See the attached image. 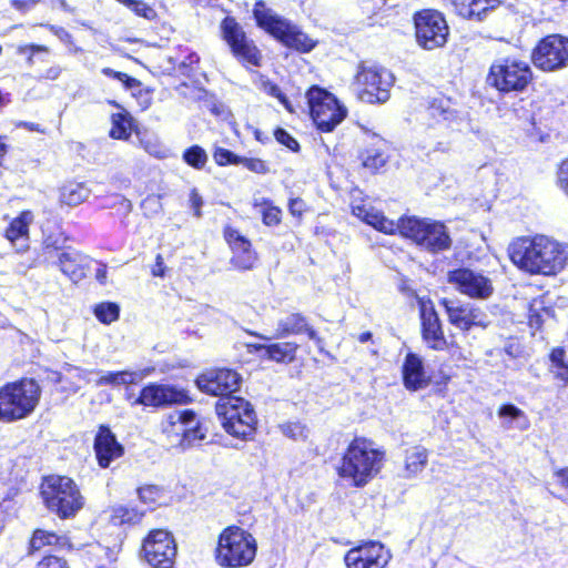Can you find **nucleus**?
Here are the masks:
<instances>
[{
	"label": "nucleus",
	"instance_id": "nucleus-15",
	"mask_svg": "<svg viewBox=\"0 0 568 568\" xmlns=\"http://www.w3.org/2000/svg\"><path fill=\"white\" fill-rule=\"evenodd\" d=\"M447 282L460 294L475 300H487L494 293L491 280L483 272L468 267L449 271Z\"/></svg>",
	"mask_w": 568,
	"mask_h": 568
},
{
	"label": "nucleus",
	"instance_id": "nucleus-3",
	"mask_svg": "<svg viewBox=\"0 0 568 568\" xmlns=\"http://www.w3.org/2000/svg\"><path fill=\"white\" fill-rule=\"evenodd\" d=\"M385 452L374 442L356 437L347 446L341 465L338 476L349 481L354 487L366 486L382 470Z\"/></svg>",
	"mask_w": 568,
	"mask_h": 568
},
{
	"label": "nucleus",
	"instance_id": "nucleus-60",
	"mask_svg": "<svg viewBox=\"0 0 568 568\" xmlns=\"http://www.w3.org/2000/svg\"><path fill=\"white\" fill-rule=\"evenodd\" d=\"M144 149L148 153L156 156V158H164L165 156V150L161 146V145H158V144H151V143H145L144 144Z\"/></svg>",
	"mask_w": 568,
	"mask_h": 568
},
{
	"label": "nucleus",
	"instance_id": "nucleus-62",
	"mask_svg": "<svg viewBox=\"0 0 568 568\" xmlns=\"http://www.w3.org/2000/svg\"><path fill=\"white\" fill-rule=\"evenodd\" d=\"M9 151V145L6 142V138L0 135V166L3 165L4 156Z\"/></svg>",
	"mask_w": 568,
	"mask_h": 568
},
{
	"label": "nucleus",
	"instance_id": "nucleus-38",
	"mask_svg": "<svg viewBox=\"0 0 568 568\" xmlns=\"http://www.w3.org/2000/svg\"><path fill=\"white\" fill-rule=\"evenodd\" d=\"M142 516L143 514L135 508L118 505L111 509L110 521L113 525L135 524Z\"/></svg>",
	"mask_w": 568,
	"mask_h": 568
},
{
	"label": "nucleus",
	"instance_id": "nucleus-51",
	"mask_svg": "<svg viewBox=\"0 0 568 568\" xmlns=\"http://www.w3.org/2000/svg\"><path fill=\"white\" fill-rule=\"evenodd\" d=\"M275 138L281 144L285 145L290 150H292V151L298 150V146H300L298 142L285 130L277 129L275 131Z\"/></svg>",
	"mask_w": 568,
	"mask_h": 568
},
{
	"label": "nucleus",
	"instance_id": "nucleus-45",
	"mask_svg": "<svg viewBox=\"0 0 568 568\" xmlns=\"http://www.w3.org/2000/svg\"><path fill=\"white\" fill-rule=\"evenodd\" d=\"M59 241L53 236H47L43 241V254L45 260L58 258L59 253L63 252Z\"/></svg>",
	"mask_w": 568,
	"mask_h": 568
},
{
	"label": "nucleus",
	"instance_id": "nucleus-24",
	"mask_svg": "<svg viewBox=\"0 0 568 568\" xmlns=\"http://www.w3.org/2000/svg\"><path fill=\"white\" fill-rule=\"evenodd\" d=\"M224 235L233 252L232 264L240 270H251L256 262V254L250 241L231 227L225 230Z\"/></svg>",
	"mask_w": 568,
	"mask_h": 568
},
{
	"label": "nucleus",
	"instance_id": "nucleus-16",
	"mask_svg": "<svg viewBox=\"0 0 568 568\" xmlns=\"http://www.w3.org/2000/svg\"><path fill=\"white\" fill-rule=\"evenodd\" d=\"M534 64L544 71H555L568 64V38L551 34L536 45L532 52Z\"/></svg>",
	"mask_w": 568,
	"mask_h": 568
},
{
	"label": "nucleus",
	"instance_id": "nucleus-32",
	"mask_svg": "<svg viewBox=\"0 0 568 568\" xmlns=\"http://www.w3.org/2000/svg\"><path fill=\"white\" fill-rule=\"evenodd\" d=\"M297 345L295 343H275L271 345H258L256 349H264L267 357L277 363H291L295 359Z\"/></svg>",
	"mask_w": 568,
	"mask_h": 568
},
{
	"label": "nucleus",
	"instance_id": "nucleus-12",
	"mask_svg": "<svg viewBox=\"0 0 568 568\" xmlns=\"http://www.w3.org/2000/svg\"><path fill=\"white\" fill-rule=\"evenodd\" d=\"M532 79L530 67L524 61L499 60L491 64L487 82L504 93L521 92Z\"/></svg>",
	"mask_w": 568,
	"mask_h": 568
},
{
	"label": "nucleus",
	"instance_id": "nucleus-4",
	"mask_svg": "<svg viewBox=\"0 0 568 568\" xmlns=\"http://www.w3.org/2000/svg\"><path fill=\"white\" fill-rule=\"evenodd\" d=\"M256 550L257 542L251 532L230 526L220 534L214 556L221 567L242 568L253 562Z\"/></svg>",
	"mask_w": 568,
	"mask_h": 568
},
{
	"label": "nucleus",
	"instance_id": "nucleus-40",
	"mask_svg": "<svg viewBox=\"0 0 568 568\" xmlns=\"http://www.w3.org/2000/svg\"><path fill=\"white\" fill-rule=\"evenodd\" d=\"M499 4V0H474L471 7V17H467V19L480 21L485 19L489 11L498 8Z\"/></svg>",
	"mask_w": 568,
	"mask_h": 568
},
{
	"label": "nucleus",
	"instance_id": "nucleus-42",
	"mask_svg": "<svg viewBox=\"0 0 568 568\" xmlns=\"http://www.w3.org/2000/svg\"><path fill=\"white\" fill-rule=\"evenodd\" d=\"M119 306L114 303H102L95 306L94 314L104 324H110L119 317Z\"/></svg>",
	"mask_w": 568,
	"mask_h": 568
},
{
	"label": "nucleus",
	"instance_id": "nucleus-33",
	"mask_svg": "<svg viewBox=\"0 0 568 568\" xmlns=\"http://www.w3.org/2000/svg\"><path fill=\"white\" fill-rule=\"evenodd\" d=\"M45 546H54L58 548L70 547L67 536H59L54 532L37 529L30 540V547L33 551L40 550Z\"/></svg>",
	"mask_w": 568,
	"mask_h": 568
},
{
	"label": "nucleus",
	"instance_id": "nucleus-41",
	"mask_svg": "<svg viewBox=\"0 0 568 568\" xmlns=\"http://www.w3.org/2000/svg\"><path fill=\"white\" fill-rule=\"evenodd\" d=\"M183 160L189 165H191L195 169H202L207 161V155L201 146L193 145L184 151Z\"/></svg>",
	"mask_w": 568,
	"mask_h": 568
},
{
	"label": "nucleus",
	"instance_id": "nucleus-58",
	"mask_svg": "<svg viewBox=\"0 0 568 568\" xmlns=\"http://www.w3.org/2000/svg\"><path fill=\"white\" fill-rule=\"evenodd\" d=\"M165 265H164V261H163V257L161 254H158L156 257H155V264L153 265L152 267V275L153 276H159V277H164L165 276Z\"/></svg>",
	"mask_w": 568,
	"mask_h": 568
},
{
	"label": "nucleus",
	"instance_id": "nucleus-17",
	"mask_svg": "<svg viewBox=\"0 0 568 568\" xmlns=\"http://www.w3.org/2000/svg\"><path fill=\"white\" fill-rule=\"evenodd\" d=\"M221 30L223 39L231 47L236 58L252 65H260V51L252 41L247 40L244 31L234 18L226 17L221 23Z\"/></svg>",
	"mask_w": 568,
	"mask_h": 568
},
{
	"label": "nucleus",
	"instance_id": "nucleus-19",
	"mask_svg": "<svg viewBox=\"0 0 568 568\" xmlns=\"http://www.w3.org/2000/svg\"><path fill=\"white\" fill-rule=\"evenodd\" d=\"M240 382V375L231 369L210 371L196 379L202 392L221 398L231 397L230 395L237 390Z\"/></svg>",
	"mask_w": 568,
	"mask_h": 568
},
{
	"label": "nucleus",
	"instance_id": "nucleus-59",
	"mask_svg": "<svg viewBox=\"0 0 568 568\" xmlns=\"http://www.w3.org/2000/svg\"><path fill=\"white\" fill-rule=\"evenodd\" d=\"M304 206L305 204L301 199H292L288 203V210L294 216H301L304 211Z\"/></svg>",
	"mask_w": 568,
	"mask_h": 568
},
{
	"label": "nucleus",
	"instance_id": "nucleus-50",
	"mask_svg": "<svg viewBox=\"0 0 568 568\" xmlns=\"http://www.w3.org/2000/svg\"><path fill=\"white\" fill-rule=\"evenodd\" d=\"M557 183L560 190L568 196V159L564 160L558 168Z\"/></svg>",
	"mask_w": 568,
	"mask_h": 568
},
{
	"label": "nucleus",
	"instance_id": "nucleus-30",
	"mask_svg": "<svg viewBox=\"0 0 568 568\" xmlns=\"http://www.w3.org/2000/svg\"><path fill=\"white\" fill-rule=\"evenodd\" d=\"M97 386L111 385H131L141 382L145 374L140 371H121V372H100Z\"/></svg>",
	"mask_w": 568,
	"mask_h": 568
},
{
	"label": "nucleus",
	"instance_id": "nucleus-11",
	"mask_svg": "<svg viewBox=\"0 0 568 568\" xmlns=\"http://www.w3.org/2000/svg\"><path fill=\"white\" fill-rule=\"evenodd\" d=\"M311 116L323 132L333 131L347 115V109L328 91L312 87L306 93Z\"/></svg>",
	"mask_w": 568,
	"mask_h": 568
},
{
	"label": "nucleus",
	"instance_id": "nucleus-35",
	"mask_svg": "<svg viewBox=\"0 0 568 568\" xmlns=\"http://www.w3.org/2000/svg\"><path fill=\"white\" fill-rule=\"evenodd\" d=\"M116 108L120 109L119 112L113 113L111 116L112 128L110 130V135L113 139H128L131 134L132 129V118L130 114L122 109L115 102H112Z\"/></svg>",
	"mask_w": 568,
	"mask_h": 568
},
{
	"label": "nucleus",
	"instance_id": "nucleus-29",
	"mask_svg": "<svg viewBox=\"0 0 568 568\" xmlns=\"http://www.w3.org/2000/svg\"><path fill=\"white\" fill-rule=\"evenodd\" d=\"M428 463V450L423 446H415L406 450L404 460V477L415 478Z\"/></svg>",
	"mask_w": 568,
	"mask_h": 568
},
{
	"label": "nucleus",
	"instance_id": "nucleus-49",
	"mask_svg": "<svg viewBox=\"0 0 568 568\" xmlns=\"http://www.w3.org/2000/svg\"><path fill=\"white\" fill-rule=\"evenodd\" d=\"M240 164L255 173H266L267 166L264 161L260 159L240 158Z\"/></svg>",
	"mask_w": 568,
	"mask_h": 568
},
{
	"label": "nucleus",
	"instance_id": "nucleus-56",
	"mask_svg": "<svg viewBox=\"0 0 568 568\" xmlns=\"http://www.w3.org/2000/svg\"><path fill=\"white\" fill-rule=\"evenodd\" d=\"M38 1L39 0H11L10 2L16 10L26 13L31 10Z\"/></svg>",
	"mask_w": 568,
	"mask_h": 568
},
{
	"label": "nucleus",
	"instance_id": "nucleus-37",
	"mask_svg": "<svg viewBox=\"0 0 568 568\" xmlns=\"http://www.w3.org/2000/svg\"><path fill=\"white\" fill-rule=\"evenodd\" d=\"M550 373L554 378L562 383V386L568 384V364L565 361V351L562 348H555L550 353Z\"/></svg>",
	"mask_w": 568,
	"mask_h": 568
},
{
	"label": "nucleus",
	"instance_id": "nucleus-21",
	"mask_svg": "<svg viewBox=\"0 0 568 568\" xmlns=\"http://www.w3.org/2000/svg\"><path fill=\"white\" fill-rule=\"evenodd\" d=\"M187 395L184 390L169 385L150 384L145 386L136 399V404L144 406H163L170 404H184Z\"/></svg>",
	"mask_w": 568,
	"mask_h": 568
},
{
	"label": "nucleus",
	"instance_id": "nucleus-28",
	"mask_svg": "<svg viewBox=\"0 0 568 568\" xmlns=\"http://www.w3.org/2000/svg\"><path fill=\"white\" fill-rule=\"evenodd\" d=\"M57 263L61 272L73 282H79L85 276L88 257L75 250L68 248L59 253Z\"/></svg>",
	"mask_w": 568,
	"mask_h": 568
},
{
	"label": "nucleus",
	"instance_id": "nucleus-25",
	"mask_svg": "<svg viewBox=\"0 0 568 568\" xmlns=\"http://www.w3.org/2000/svg\"><path fill=\"white\" fill-rule=\"evenodd\" d=\"M33 222L31 211H23L14 217L4 231V237L11 243L18 253L29 250V226Z\"/></svg>",
	"mask_w": 568,
	"mask_h": 568
},
{
	"label": "nucleus",
	"instance_id": "nucleus-34",
	"mask_svg": "<svg viewBox=\"0 0 568 568\" xmlns=\"http://www.w3.org/2000/svg\"><path fill=\"white\" fill-rule=\"evenodd\" d=\"M427 113L437 122L452 123L457 119V111L447 99H434L427 108Z\"/></svg>",
	"mask_w": 568,
	"mask_h": 568
},
{
	"label": "nucleus",
	"instance_id": "nucleus-23",
	"mask_svg": "<svg viewBox=\"0 0 568 568\" xmlns=\"http://www.w3.org/2000/svg\"><path fill=\"white\" fill-rule=\"evenodd\" d=\"M94 453L99 466L108 468L113 460L123 455L124 448L111 429L101 425L94 438Z\"/></svg>",
	"mask_w": 568,
	"mask_h": 568
},
{
	"label": "nucleus",
	"instance_id": "nucleus-48",
	"mask_svg": "<svg viewBox=\"0 0 568 568\" xmlns=\"http://www.w3.org/2000/svg\"><path fill=\"white\" fill-rule=\"evenodd\" d=\"M102 73L104 75H106V77H110V78L119 80L120 82H122L124 84V87L126 89H131V88H133L134 85H136L139 83V81L136 79L131 78L126 73L114 71L111 68L102 69Z\"/></svg>",
	"mask_w": 568,
	"mask_h": 568
},
{
	"label": "nucleus",
	"instance_id": "nucleus-26",
	"mask_svg": "<svg viewBox=\"0 0 568 568\" xmlns=\"http://www.w3.org/2000/svg\"><path fill=\"white\" fill-rule=\"evenodd\" d=\"M306 333L310 339H316V332L308 326L306 318L298 313H291L280 318L272 336L258 335L260 338L270 341L272 338H284L290 335Z\"/></svg>",
	"mask_w": 568,
	"mask_h": 568
},
{
	"label": "nucleus",
	"instance_id": "nucleus-61",
	"mask_svg": "<svg viewBox=\"0 0 568 568\" xmlns=\"http://www.w3.org/2000/svg\"><path fill=\"white\" fill-rule=\"evenodd\" d=\"M27 50H30L32 53H34V52H47L48 51L47 47L39 45V44H30V45H24V47H20L19 48V52L20 53H24Z\"/></svg>",
	"mask_w": 568,
	"mask_h": 568
},
{
	"label": "nucleus",
	"instance_id": "nucleus-27",
	"mask_svg": "<svg viewBox=\"0 0 568 568\" xmlns=\"http://www.w3.org/2000/svg\"><path fill=\"white\" fill-rule=\"evenodd\" d=\"M404 385L409 390H417L428 385L422 358L413 353L406 355L403 364Z\"/></svg>",
	"mask_w": 568,
	"mask_h": 568
},
{
	"label": "nucleus",
	"instance_id": "nucleus-64",
	"mask_svg": "<svg viewBox=\"0 0 568 568\" xmlns=\"http://www.w3.org/2000/svg\"><path fill=\"white\" fill-rule=\"evenodd\" d=\"M61 69L59 67H51L45 71L44 78L49 80H55L59 78Z\"/></svg>",
	"mask_w": 568,
	"mask_h": 568
},
{
	"label": "nucleus",
	"instance_id": "nucleus-55",
	"mask_svg": "<svg viewBox=\"0 0 568 568\" xmlns=\"http://www.w3.org/2000/svg\"><path fill=\"white\" fill-rule=\"evenodd\" d=\"M554 485L558 486L568 494V467L558 469L552 475Z\"/></svg>",
	"mask_w": 568,
	"mask_h": 568
},
{
	"label": "nucleus",
	"instance_id": "nucleus-43",
	"mask_svg": "<svg viewBox=\"0 0 568 568\" xmlns=\"http://www.w3.org/2000/svg\"><path fill=\"white\" fill-rule=\"evenodd\" d=\"M384 155L377 150H368L363 156V165L371 170H378L385 164Z\"/></svg>",
	"mask_w": 568,
	"mask_h": 568
},
{
	"label": "nucleus",
	"instance_id": "nucleus-14",
	"mask_svg": "<svg viewBox=\"0 0 568 568\" xmlns=\"http://www.w3.org/2000/svg\"><path fill=\"white\" fill-rule=\"evenodd\" d=\"M416 39L426 50H434L447 42L448 26L443 14L435 10H424L415 14Z\"/></svg>",
	"mask_w": 568,
	"mask_h": 568
},
{
	"label": "nucleus",
	"instance_id": "nucleus-53",
	"mask_svg": "<svg viewBox=\"0 0 568 568\" xmlns=\"http://www.w3.org/2000/svg\"><path fill=\"white\" fill-rule=\"evenodd\" d=\"M282 432L285 436L297 439L304 436V427L298 423H288L282 426Z\"/></svg>",
	"mask_w": 568,
	"mask_h": 568
},
{
	"label": "nucleus",
	"instance_id": "nucleus-7",
	"mask_svg": "<svg viewBox=\"0 0 568 568\" xmlns=\"http://www.w3.org/2000/svg\"><path fill=\"white\" fill-rule=\"evenodd\" d=\"M41 494L47 507L60 518L73 517L84 505L74 481L64 476H49L42 484Z\"/></svg>",
	"mask_w": 568,
	"mask_h": 568
},
{
	"label": "nucleus",
	"instance_id": "nucleus-18",
	"mask_svg": "<svg viewBox=\"0 0 568 568\" xmlns=\"http://www.w3.org/2000/svg\"><path fill=\"white\" fill-rule=\"evenodd\" d=\"M390 558L381 542L371 541L349 549L344 561L347 568H385Z\"/></svg>",
	"mask_w": 568,
	"mask_h": 568
},
{
	"label": "nucleus",
	"instance_id": "nucleus-39",
	"mask_svg": "<svg viewBox=\"0 0 568 568\" xmlns=\"http://www.w3.org/2000/svg\"><path fill=\"white\" fill-rule=\"evenodd\" d=\"M139 499L150 507L161 505L165 501V491L155 485H145L138 489Z\"/></svg>",
	"mask_w": 568,
	"mask_h": 568
},
{
	"label": "nucleus",
	"instance_id": "nucleus-52",
	"mask_svg": "<svg viewBox=\"0 0 568 568\" xmlns=\"http://www.w3.org/2000/svg\"><path fill=\"white\" fill-rule=\"evenodd\" d=\"M36 568H69L67 562L58 556H45L36 566Z\"/></svg>",
	"mask_w": 568,
	"mask_h": 568
},
{
	"label": "nucleus",
	"instance_id": "nucleus-47",
	"mask_svg": "<svg viewBox=\"0 0 568 568\" xmlns=\"http://www.w3.org/2000/svg\"><path fill=\"white\" fill-rule=\"evenodd\" d=\"M264 207L262 210L263 222L266 225H276L281 221V210L278 207L272 206L268 203H264Z\"/></svg>",
	"mask_w": 568,
	"mask_h": 568
},
{
	"label": "nucleus",
	"instance_id": "nucleus-10",
	"mask_svg": "<svg viewBox=\"0 0 568 568\" xmlns=\"http://www.w3.org/2000/svg\"><path fill=\"white\" fill-rule=\"evenodd\" d=\"M395 78L386 68L362 64L355 77L357 97L365 103H385L390 97Z\"/></svg>",
	"mask_w": 568,
	"mask_h": 568
},
{
	"label": "nucleus",
	"instance_id": "nucleus-22",
	"mask_svg": "<svg viewBox=\"0 0 568 568\" xmlns=\"http://www.w3.org/2000/svg\"><path fill=\"white\" fill-rule=\"evenodd\" d=\"M423 337L429 347L444 349L446 339L442 329L439 317L430 301L419 300Z\"/></svg>",
	"mask_w": 568,
	"mask_h": 568
},
{
	"label": "nucleus",
	"instance_id": "nucleus-20",
	"mask_svg": "<svg viewBox=\"0 0 568 568\" xmlns=\"http://www.w3.org/2000/svg\"><path fill=\"white\" fill-rule=\"evenodd\" d=\"M443 304L448 315V321L455 327L469 331L471 327L485 328L489 324L487 314L470 303L455 304L444 300Z\"/></svg>",
	"mask_w": 568,
	"mask_h": 568
},
{
	"label": "nucleus",
	"instance_id": "nucleus-57",
	"mask_svg": "<svg viewBox=\"0 0 568 568\" xmlns=\"http://www.w3.org/2000/svg\"><path fill=\"white\" fill-rule=\"evenodd\" d=\"M190 202L191 206L194 210V214L200 217L201 216V206L203 204L201 195L197 193L196 190H192L190 194Z\"/></svg>",
	"mask_w": 568,
	"mask_h": 568
},
{
	"label": "nucleus",
	"instance_id": "nucleus-6",
	"mask_svg": "<svg viewBox=\"0 0 568 568\" xmlns=\"http://www.w3.org/2000/svg\"><path fill=\"white\" fill-rule=\"evenodd\" d=\"M40 386L34 379H21L0 388V420L13 422L30 415L40 399Z\"/></svg>",
	"mask_w": 568,
	"mask_h": 568
},
{
	"label": "nucleus",
	"instance_id": "nucleus-54",
	"mask_svg": "<svg viewBox=\"0 0 568 568\" xmlns=\"http://www.w3.org/2000/svg\"><path fill=\"white\" fill-rule=\"evenodd\" d=\"M474 0H452L457 13L463 18L471 17V7Z\"/></svg>",
	"mask_w": 568,
	"mask_h": 568
},
{
	"label": "nucleus",
	"instance_id": "nucleus-44",
	"mask_svg": "<svg viewBox=\"0 0 568 568\" xmlns=\"http://www.w3.org/2000/svg\"><path fill=\"white\" fill-rule=\"evenodd\" d=\"M213 158L219 165L240 164V156L223 148H216Z\"/></svg>",
	"mask_w": 568,
	"mask_h": 568
},
{
	"label": "nucleus",
	"instance_id": "nucleus-36",
	"mask_svg": "<svg viewBox=\"0 0 568 568\" xmlns=\"http://www.w3.org/2000/svg\"><path fill=\"white\" fill-rule=\"evenodd\" d=\"M498 416L500 418L509 419V422L505 424V427L508 429L513 428L511 422H517L516 427L520 430H525L529 427V420L525 412L519 409L515 405L506 404L500 406V408L498 409Z\"/></svg>",
	"mask_w": 568,
	"mask_h": 568
},
{
	"label": "nucleus",
	"instance_id": "nucleus-1",
	"mask_svg": "<svg viewBox=\"0 0 568 568\" xmlns=\"http://www.w3.org/2000/svg\"><path fill=\"white\" fill-rule=\"evenodd\" d=\"M352 212L377 231L385 234L399 232L402 236L409 239L430 253L446 251L452 246L447 227L438 221L409 216L395 222L387 219L381 211L366 204L353 205Z\"/></svg>",
	"mask_w": 568,
	"mask_h": 568
},
{
	"label": "nucleus",
	"instance_id": "nucleus-46",
	"mask_svg": "<svg viewBox=\"0 0 568 568\" xmlns=\"http://www.w3.org/2000/svg\"><path fill=\"white\" fill-rule=\"evenodd\" d=\"M262 89L270 95L277 98L281 103L290 111H292L286 97L281 92V89L268 80H261Z\"/></svg>",
	"mask_w": 568,
	"mask_h": 568
},
{
	"label": "nucleus",
	"instance_id": "nucleus-13",
	"mask_svg": "<svg viewBox=\"0 0 568 568\" xmlns=\"http://www.w3.org/2000/svg\"><path fill=\"white\" fill-rule=\"evenodd\" d=\"M142 552L153 568H172L176 557V544L170 531L154 529L144 538Z\"/></svg>",
	"mask_w": 568,
	"mask_h": 568
},
{
	"label": "nucleus",
	"instance_id": "nucleus-8",
	"mask_svg": "<svg viewBox=\"0 0 568 568\" xmlns=\"http://www.w3.org/2000/svg\"><path fill=\"white\" fill-rule=\"evenodd\" d=\"M216 414L223 428L232 436L250 438L255 430L256 414L241 397H225L216 403Z\"/></svg>",
	"mask_w": 568,
	"mask_h": 568
},
{
	"label": "nucleus",
	"instance_id": "nucleus-2",
	"mask_svg": "<svg viewBox=\"0 0 568 568\" xmlns=\"http://www.w3.org/2000/svg\"><path fill=\"white\" fill-rule=\"evenodd\" d=\"M509 257L521 271L545 276L561 272L568 260L567 247L546 236H523L510 243Z\"/></svg>",
	"mask_w": 568,
	"mask_h": 568
},
{
	"label": "nucleus",
	"instance_id": "nucleus-9",
	"mask_svg": "<svg viewBox=\"0 0 568 568\" xmlns=\"http://www.w3.org/2000/svg\"><path fill=\"white\" fill-rule=\"evenodd\" d=\"M162 430L168 444L182 450L195 446L205 438L200 419L189 409L169 414L162 424Z\"/></svg>",
	"mask_w": 568,
	"mask_h": 568
},
{
	"label": "nucleus",
	"instance_id": "nucleus-63",
	"mask_svg": "<svg viewBox=\"0 0 568 568\" xmlns=\"http://www.w3.org/2000/svg\"><path fill=\"white\" fill-rule=\"evenodd\" d=\"M95 278L101 284L105 283V281H106V266L105 265H99V267L95 270Z\"/></svg>",
	"mask_w": 568,
	"mask_h": 568
},
{
	"label": "nucleus",
	"instance_id": "nucleus-31",
	"mask_svg": "<svg viewBox=\"0 0 568 568\" xmlns=\"http://www.w3.org/2000/svg\"><path fill=\"white\" fill-rule=\"evenodd\" d=\"M90 189L80 182H68L60 189V202L69 206L83 203L90 196Z\"/></svg>",
	"mask_w": 568,
	"mask_h": 568
},
{
	"label": "nucleus",
	"instance_id": "nucleus-5",
	"mask_svg": "<svg viewBox=\"0 0 568 568\" xmlns=\"http://www.w3.org/2000/svg\"><path fill=\"white\" fill-rule=\"evenodd\" d=\"M253 14L260 28L281 41L287 48L302 52H310L316 45V41L301 31L297 26L293 24L287 19L282 18L274 12V10L266 7L263 1L255 3Z\"/></svg>",
	"mask_w": 568,
	"mask_h": 568
}]
</instances>
